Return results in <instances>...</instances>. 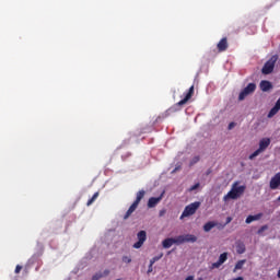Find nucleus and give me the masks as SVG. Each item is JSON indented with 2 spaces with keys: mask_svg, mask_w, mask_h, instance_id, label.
I'll list each match as a JSON object with an SVG mask.
<instances>
[{
  "mask_svg": "<svg viewBox=\"0 0 280 280\" xmlns=\"http://www.w3.org/2000/svg\"><path fill=\"white\" fill-rule=\"evenodd\" d=\"M244 191H246V185L240 186V182H234L231 190L223 197V200L224 202L228 200H237V198L244 196Z\"/></svg>",
  "mask_w": 280,
  "mask_h": 280,
  "instance_id": "1",
  "label": "nucleus"
},
{
  "mask_svg": "<svg viewBox=\"0 0 280 280\" xmlns=\"http://www.w3.org/2000/svg\"><path fill=\"white\" fill-rule=\"evenodd\" d=\"M144 197H145V190H140L137 192L136 200L132 202V205L129 207V209L125 213L124 220H128L132 215V213L137 211V207H139V202H141V200H143Z\"/></svg>",
  "mask_w": 280,
  "mask_h": 280,
  "instance_id": "2",
  "label": "nucleus"
},
{
  "mask_svg": "<svg viewBox=\"0 0 280 280\" xmlns=\"http://www.w3.org/2000/svg\"><path fill=\"white\" fill-rule=\"evenodd\" d=\"M277 60H279L278 55L271 56V58L268 61H266V63L264 65L261 69V73L264 75H270V73L275 71V65H277Z\"/></svg>",
  "mask_w": 280,
  "mask_h": 280,
  "instance_id": "3",
  "label": "nucleus"
},
{
  "mask_svg": "<svg viewBox=\"0 0 280 280\" xmlns=\"http://www.w3.org/2000/svg\"><path fill=\"white\" fill-rule=\"evenodd\" d=\"M198 209H200V201H195L186 206L180 215V220H183L184 218H189L190 215H194L196 211H198Z\"/></svg>",
  "mask_w": 280,
  "mask_h": 280,
  "instance_id": "4",
  "label": "nucleus"
},
{
  "mask_svg": "<svg viewBox=\"0 0 280 280\" xmlns=\"http://www.w3.org/2000/svg\"><path fill=\"white\" fill-rule=\"evenodd\" d=\"M256 90H257V84H255V83L247 84V86L245 89H243L242 92L240 93L238 101L243 102V100H246V97H248V95L255 93Z\"/></svg>",
  "mask_w": 280,
  "mask_h": 280,
  "instance_id": "5",
  "label": "nucleus"
},
{
  "mask_svg": "<svg viewBox=\"0 0 280 280\" xmlns=\"http://www.w3.org/2000/svg\"><path fill=\"white\" fill-rule=\"evenodd\" d=\"M138 237V242H136L133 244V248H141V246H143V244H145V240H148V233L145 231H140L137 234Z\"/></svg>",
  "mask_w": 280,
  "mask_h": 280,
  "instance_id": "6",
  "label": "nucleus"
},
{
  "mask_svg": "<svg viewBox=\"0 0 280 280\" xmlns=\"http://www.w3.org/2000/svg\"><path fill=\"white\" fill-rule=\"evenodd\" d=\"M177 242L178 244H185L187 242H191L194 244V242H198V237L194 234L179 235L177 236Z\"/></svg>",
  "mask_w": 280,
  "mask_h": 280,
  "instance_id": "7",
  "label": "nucleus"
},
{
  "mask_svg": "<svg viewBox=\"0 0 280 280\" xmlns=\"http://www.w3.org/2000/svg\"><path fill=\"white\" fill-rule=\"evenodd\" d=\"M194 97V85H191L188 90V92L185 93V97L179 101L177 104H175V106H185V104H187V102Z\"/></svg>",
  "mask_w": 280,
  "mask_h": 280,
  "instance_id": "8",
  "label": "nucleus"
},
{
  "mask_svg": "<svg viewBox=\"0 0 280 280\" xmlns=\"http://www.w3.org/2000/svg\"><path fill=\"white\" fill-rule=\"evenodd\" d=\"M164 194H165V191H163L159 197L149 198L148 208L154 209V207H156V205H159V202H161L163 200Z\"/></svg>",
  "mask_w": 280,
  "mask_h": 280,
  "instance_id": "9",
  "label": "nucleus"
},
{
  "mask_svg": "<svg viewBox=\"0 0 280 280\" xmlns=\"http://www.w3.org/2000/svg\"><path fill=\"white\" fill-rule=\"evenodd\" d=\"M226 259H229V253H223L219 256V260L217 262H213L211 265V270H214V268H220V266H222V264H224L226 261Z\"/></svg>",
  "mask_w": 280,
  "mask_h": 280,
  "instance_id": "10",
  "label": "nucleus"
},
{
  "mask_svg": "<svg viewBox=\"0 0 280 280\" xmlns=\"http://www.w3.org/2000/svg\"><path fill=\"white\" fill-rule=\"evenodd\" d=\"M270 189H279L280 187V172L277 173L270 180L269 184Z\"/></svg>",
  "mask_w": 280,
  "mask_h": 280,
  "instance_id": "11",
  "label": "nucleus"
},
{
  "mask_svg": "<svg viewBox=\"0 0 280 280\" xmlns=\"http://www.w3.org/2000/svg\"><path fill=\"white\" fill-rule=\"evenodd\" d=\"M218 51H226L229 49V39L226 37H223L217 45Z\"/></svg>",
  "mask_w": 280,
  "mask_h": 280,
  "instance_id": "12",
  "label": "nucleus"
},
{
  "mask_svg": "<svg viewBox=\"0 0 280 280\" xmlns=\"http://www.w3.org/2000/svg\"><path fill=\"white\" fill-rule=\"evenodd\" d=\"M174 244H178V236L175 238H165L162 242L163 248H172V246H174Z\"/></svg>",
  "mask_w": 280,
  "mask_h": 280,
  "instance_id": "13",
  "label": "nucleus"
},
{
  "mask_svg": "<svg viewBox=\"0 0 280 280\" xmlns=\"http://www.w3.org/2000/svg\"><path fill=\"white\" fill-rule=\"evenodd\" d=\"M270 145V138H262L259 141V150H261L262 152H266V150H268V147Z\"/></svg>",
  "mask_w": 280,
  "mask_h": 280,
  "instance_id": "14",
  "label": "nucleus"
},
{
  "mask_svg": "<svg viewBox=\"0 0 280 280\" xmlns=\"http://www.w3.org/2000/svg\"><path fill=\"white\" fill-rule=\"evenodd\" d=\"M270 89H272V83L270 81H267V80H262L260 82V90L264 92V93H267V91H270Z\"/></svg>",
  "mask_w": 280,
  "mask_h": 280,
  "instance_id": "15",
  "label": "nucleus"
},
{
  "mask_svg": "<svg viewBox=\"0 0 280 280\" xmlns=\"http://www.w3.org/2000/svg\"><path fill=\"white\" fill-rule=\"evenodd\" d=\"M264 214H261V213H258V214H256V215H248L247 218H246V220H245V222H246V224H250L252 222H255V221H257V220H261V217H262Z\"/></svg>",
  "mask_w": 280,
  "mask_h": 280,
  "instance_id": "16",
  "label": "nucleus"
},
{
  "mask_svg": "<svg viewBox=\"0 0 280 280\" xmlns=\"http://www.w3.org/2000/svg\"><path fill=\"white\" fill-rule=\"evenodd\" d=\"M215 226H217L215 222L209 221V222H207V223L203 225V231H205L206 233H209V231H211L212 229H215Z\"/></svg>",
  "mask_w": 280,
  "mask_h": 280,
  "instance_id": "17",
  "label": "nucleus"
},
{
  "mask_svg": "<svg viewBox=\"0 0 280 280\" xmlns=\"http://www.w3.org/2000/svg\"><path fill=\"white\" fill-rule=\"evenodd\" d=\"M236 252L238 255H244V253H246V245H244V243H238L236 245Z\"/></svg>",
  "mask_w": 280,
  "mask_h": 280,
  "instance_id": "18",
  "label": "nucleus"
},
{
  "mask_svg": "<svg viewBox=\"0 0 280 280\" xmlns=\"http://www.w3.org/2000/svg\"><path fill=\"white\" fill-rule=\"evenodd\" d=\"M279 110L280 109H278V107H272L271 109H270V112L268 113V115H267V117L269 118V119H272V117L275 116V115H277V113H279Z\"/></svg>",
  "mask_w": 280,
  "mask_h": 280,
  "instance_id": "19",
  "label": "nucleus"
},
{
  "mask_svg": "<svg viewBox=\"0 0 280 280\" xmlns=\"http://www.w3.org/2000/svg\"><path fill=\"white\" fill-rule=\"evenodd\" d=\"M97 198H100V192H95L92 198L86 202V207H91V205H93V202L95 200H97Z\"/></svg>",
  "mask_w": 280,
  "mask_h": 280,
  "instance_id": "20",
  "label": "nucleus"
},
{
  "mask_svg": "<svg viewBox=\"0 0 280 280\" xmlns=\"http://www.w3.org/2000/svg\"><path fill=\"white\" fill-rule=\"evenodd\" d=\"M97 198H100V192H95L92 198L86 202V207H91V205H93V202L95 200H97Z\"/></svg>",
  "mask_w": 280,
  "mask_h": 280,
  "instance_id": "21",
  "label": "nucleus"
},
{
  "mask_svg": "<svg viewBox=\"0 0 280 280\" xmlns=\"http://www.w3.org/2000/svg\"><path fill=\"white\" fill-rule=\"evenodd\" d=\"M261 152H264V151L258 148L254 153H252V154L249 155V161H253V159L259 156V155L261 154Z\"/></svg>",
  "mask_w": 280,
  "mask_h": 280,
  "instance_id": "22",
  "label": "nucleus"
},
{
  "mask_svg": "<svg viewBox=\"0 0 280 280\" xmlns=\"http://www.w3.org/2000/svg\"><path fill=\"white\" fill-rule=\"evenodd\" d=\"M244 264H246V260H238L234 267V271L242 270V268H244Z\"/></svg>",
  "mask_w": 280,
  "mask_h": 280,
  "instance_id": "23",
  "label": "nucleus"
},
{
  "mask_svg": "<svg viewBox=\"0 0 280 280\" xmlns=\"http://www.w3.org/2000/svg\"><path fill=\"white\" fill-rule=\"evenodd\" d=\"M162 257H163V253H161L159 256L153 257L150 260L151 266H154V264H156V261H159Z\"/></svg>",
  "mask_w": 280,
  "mask_h": 280,
  "instance_id": "24",
  "label": "nucleus"
},
{
  "mask_svg": "<svg viewBox=\"0 0 280 280\" xmlns=\"http://www.w3.org/2000/svg\"><path fill=\"white\" fill-rule=\"evenodd\" d=\"M122 261H124V264H131L132 258H130V256H122Z\"/></svg>",
  "mask_w": 280,
  "mask_h": 280,
  "instance_id": "25",
  "label": "nucleus"
},
{
  "mask_svg": "<svg viewBox=\"0 0 280 280\" xmlns=\"http://www.w3.org/2000/svg\"><path fill=\"white\" fill-rule=\"evenodd\" d=\"M264 231H268V225H262V226L258 230L257 234H258V235H262Z\"/></svg>",
  "mask_w": 280,
  "mask_h": 280,
  "instance_id": "26",
  "label": "nucleus"
},
{
  "mask_svg": "<svg viewBox=\"0 0 280 280\" xmlns=\"http://www.w3.org/2000/svg\"><path fill=\"white\" fill-rule=\"evenodd\" d=\"M198 187H200V183H197V184L192 185V186L189 188V191H196V189H198Z\"/></svg>",
  "mask_w": 280,
  "mask_h": 280,
  "instance_id": "27",
  "label": "nucleus"
},
{
  "mask_svg": "<svg viewBox=\"0 0 280 280\" xmlns=\"http://www.w3.org/2000/svg\"><path fill=\"white\" fill-rule=\"evenodd\" d=\"M104 277L102 273H96L92 277V280H101Z\"/></svg>",
  "mask_w": 280,
  "mask_h": 280,
  "instance_id": "28",
  "label": "nucleus"
},
{
  "mask_svg": "<svg viewBox=\"0 0 280 280\" xmlns=\"http://www.w3.org/2000/svg\"><path fill=\"white\" fill-rule=\"evenodd\" d=\"M21 270H23V267L21 265H18L15 267V275H19V272H21Z\"/></svg>",
  "mask_w": 280,
  "mask_h": 280,
  "instance_id": "29",
  "label": "nucleus"
},
{
  "mask_svg": "<svg viewBox=\"0 0 280 280\" xmlns=\"http://www.w3.org/2000/svg\"><path fill=\"white\" fill-rule=\"evenodd\" d=\"M235 128V122H230L228 126V130H233Z\"/></svg>",
  "mask_w": 280,
  "mask_h": 280,
  "instance_id": "30",
  "label": "nucleus"
},
{
  "mask_svg": "<svg viewBox=\"0 0 280 280\" xmlns=\"http://www.w3.org/2000/svg\"><path fill=\"white\" fill-rule=\"evenodd\" d=\"M154 265H152V262H150V265H149V269H148V275H150V272H152L153 271V267Z\"/></svg>",
  "mask_w": 280,
  "mask_h": 280,
  "instance_id": "31",
  "label": "nucleus"
},
{
  "mask_svg": "<svg viewBox=\"0 0 280 280\" xmlns=\"http://www.w3.org/2000/svg\"><path fill=\"white\" fill-rule=\"evenodd\" d=\"M276 108H278L280 110V97L278 98V101L276 102V105H275Z\"/></svg>",
  "mask_w": 280,
  "mask_h": 280,
  "instance_id": "32",
  "label": "nucleus"
},
{
  "mask_svg": "<svg viewBox=\"0 0 280 280\" xmlns=\"http://www.w3.org/2000/svg\"><path fill=\"white\" fill-rule=\"evenodd\" d=\"M198 161H200V156H195V158L192 159V163H198Z\"/></svg>",
  "mask_w": 280,
  "mask_h": 280,
  "instance_id": "33",
  "label": "nucleus"
},
{
  "mask_svg": "<svg viewBox=\"0 0 280 280\" xmlns=\"http://www.w3.org/2000/svg\"><path fill=\"white\" fill-rule=\"evenodd\" d=\"M233 219L231 217H228L226 219V224H230V222L232 221Z\"/></svg>",
  "mask_w": 280,
  "mask_h": 280,
  "instance_id": "34",
  "label": "nucleus"
},
{
  "mask_svg": "<svg viewBox=\"0 0 280 280\" xmlns=\"http://www.w3.org/2000/svg\"><path fill=\"white\" fill-rule=\"evenodd\" d=\"M232 280H244V278L243 277H237V278H234Z\"/></svg>",
  "mask_w": 280,
  "mask_h": 280,
  "instance_id": "35",
  "label": "nucleus"
},
{
  "mask_svg": "<svg viewBox=\"0 0 280 280\" xmlns=\"http://www.w3.org/2000/svg\"><path fill=\"white\" fill-rule=\"evenodd\" d=\"M278 278L280 279V269L278 270Z\"/></svg>",
  "mask_w": 280,
  "mask_h": 280,
  "instance_id": "36",
  "label": "nucleus"
},
{
  "mask_svg": "<svg viewBox=\"0 0 280 280\" xmlns=\"http://www.w3.org/2000/svg\"><path fill=\"white\" fill-rule=\"evenodd\" d=\"M209 174H211V171H208L207 175L209 176Z\"/></svg>",
  "mask_w": 280,
  "mask_h": 280,
  "instance_id": "37",
  "label": "nucleus"
}]
</instances>
